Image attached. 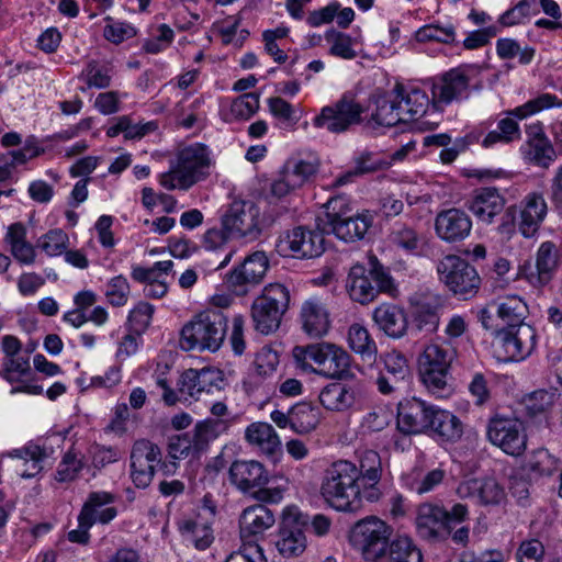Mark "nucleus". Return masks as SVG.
<instances>
[{
	"mask_svg": "<svg viewBox=\"0 0 562 562\" xmlns=\"http://www.w3.org/2000/svg\"><path fill=\"white\" fill-rule=\"evenodd\" d=\"M417 553L419 560L423 561L420 550L414 544L408 536H396L393 540L390 539L387 553L391 562H409L412 553Z\"/></svg>",
	"mask_w": 562,
	"mask_h": 562,
	"instance_id": "obj_54",
	"label": "nucleus"
},
{
	"mask_svg": "<svg viewBox=\"0 0 562 562\" xmlns=\"http://www.w3.org/2000/svg\"><path fill=\"white\" fill-rule=\"evenodd\" d=\"M227 319L218 311L200 312L180 331L182 351H218L225 341Z\"/></svg>",
	"mask_w": 562,
	"mask_h": 562,
	"instance_id": "obj_3",
	"label": "nucleus"
},
{
	"mask_svg": "<svg viewBox=\"0 0 562 562\" xmlns=\"http://www.w3.org/2000/svg\"><path fill=\"white\" fill-rule=\"evenodd\" d=\"M290 293L281 283H271L265 286L261 295L251 306V316L255 328L262 334L277 330L281 317L289 307Z\"/></svg>",
	"mask_w": 562,
	"mask_h": 562,
	"instance_id": "obj_10",
	"label": "nucleus"
},
{
	"mask_svg": "<svg viewBox=\"0 0 562 562\" xmlns=\"http://www.w3.org/2000/svg\"><path fill=\"white\" fill-rule=\"evenodd\" d=\"M161 463L160 448L147 439H138L131 451V477L138 488H146L151 483L156 465Z\"/></svg>",
	"mask_w": 562,
	"mask_h": 562,
	"instance_id": "obj_18",
	"label": "nucleus"
},
{
	"mask_svg": "<svg viewBox=\"0 0 562 562\" xmlns=\"http://www.w3.org/2000/svg\"><path fill=\"white\" fill-rule=\"evenodd\" d=\"M506 200L496 188L475 189L467 201L468 209L484 224H492L505 209Z\"/></svg>",
	"mask_w": 562,
	"mask_h": 562,
	"instance_id": "obj_28",
	"label": "nucleus"
},
{
	"mask_svg": "<svg viewBox=\"0 0 562 562\" xmlns=\"http://www.w3.org/2000/svg\"><path fill=\"white\" fill-rule=\"evenodd\" d=\"M373 319L378 326L390 337H402L407 328L404 311L396 305L382 304L373 312Z\"/></svg>",
	"mask_w": 562,
	"mask_h": 562,
	"instance_id": "obj_41",
	"label": "nucleus"
},
{
	"mask_svg": "<svg viewBox=\"0 0 562 562\" xmlns=\"http://www.w3.org/2000/svg\"><path fill=\"white\" fill-rule=\"evenodd\" d=\"M346 289L350 299L360 304H368L378 295V290L373 285L369 272L360 263L350 268L346 280Z\"/></svg>",
	"mask_w": 562,
	"mask_h": 562,
	"instance_id": "obj_36",
	"label": "nucleus"
},
{
	"mask_svg": "<svg viewBox=\"0 0 562 562\" xmlns=\"http://www.w3.org/2000/svg\"><path fill=\"white\" fill-rule=\"evenodd\" d=\"M179 529L188 541H191L199 550H205L213 542V531L211 527L204 522L193 519L181 521Z\"/></svg>",
	"mask_w": 562,
	"mask_h": 562,
	"instance_id": "obj_49",
	"label": "nucleus"
},
{
	"mask_svg": "<svg viewBox=\"0 0 562 562\" xmlns=\"http://www.w3.org/2000/svg\"><path fill=\"white\" fill-rule=\"evenodd\" d=\"M429 431L434 432L441 442L454 443L463 435L462 422L454 414L435 407L432 413Z\"/></svg>",
	"mask_w": 562,
	"mask_h": 562,
	"instance_id": "obj_37",
	"label": "nucleus"
},
{
	"mask_svg": "<svg viewBox=\"0 0 562 562\" xmlns=\"http://www.w3.org/2000/svg\"><path fill=\"white\" fill-rule=\"evenodd\" d=\"M83 468V461L77 451L68 450L61 458L55 472V480L60 483L72 482Z\"/></svg>",
	"mask_w": 562,
	"mask_h": 562,
	"instance_id": "obj_53",
	"label": "nucleus"
},
{
	"mask_svg": "<svg viewBox=\"0 0 562 562\" xmlns=\"http://www.w3.org/2000/svg\"><path fill=\"white\" fill-rule=\"evenodd\" d=\"M276 547L279 553L284 558L299 557L306 549L304 531L296 522L284 520L280 528Z\"/></svg>",
	"mask_w": 562,
	"mask_h": 562,
	"instance_id": "obj_43",
	"label": "nucleus"
},
{
	"mask_svg": "<svg viewBox=\"0 0 562 562\" xmlns=\"http://www.w3.org/2000/svg\"><path fill=\"white\" fill-rule=\"evenodd\" d=\"M326 41L330 44L329 54L341 59H355L357 52L353 48L355 40L348 34L329 30L325 34Z\"/></svg>",
	"mask_w": 562,
	"mask_h": 562,
	"instance_id": "obj_52",
	"label": "nucleus"
},
{
	"mask_svg": "<svg viewBox=\"0 0 562 562\" xmlns=\"http://www.w3.org/2000/svg\"><path fill=\"white\" fill-rule=\"evenodd\" d=\"M486 437L493 446L509 456L518 457L526 450L525 427L522 422L516 417L494 415L488 419Z\"/></svg>",
	"mask_w": 562,
	"mask_h": 562,
	"instance_id": "obj_11",
	"label": "nucleus"
},
{
	"mask_svg": "<svg viewBox=\"0 0 562 562\" xmlns=\"http://www.w3.org/2000/svg\"><path fill=\"white\" fill-rule=\"evenodd\" d=\"M318 170L316 159H291L281 170L278 179L271 183V194L282 199L302 188Z\"/></svg>",
	"mask_w": 562,
	"mask_h": 562,
	"instance_id": "obj_19",
	"label": "nucleus"
},
{
	"mask_svg": "<svg viewBox=\"0 0 562 562\" xmlns=\"http://www.w3.org/2000/svg\"><path fill=\"white\" fill-rule=\"evenodd\" d=\"M362 106L350 93H345L339 100L324 106L319 114L313 119V125L329 133H344L355 124L361 122Z\"/></svg>",
	"mask_w": 562,
	"mask_h": 562,
	"instance_id": "obj_12",
	"label": "nucleus"
},
{
	"mask_svg": "<svg viewBox=\"0 0 562 562\" xmlns=\"http://www.w3.org/2000/svg\"><path fill=\"white\" fill-rule=\"evenodd\" d=\"M372 223L373 216L368 211L353 212L349 200L344 195L334 196L325 204V231L346 243L362 239Z\"/></svg>",
	"mask_w": 562,
	"mask_h": 562,
	"instance_id": "obj_6",
	"label": "nucleus"
},
{
	"mask_svg": "<svg viewBox=\"0 0 562 562\" xmlns=\"http://www.w3.org/2000/svg\"><path fill=\"white\" fill-rule=\"evenodd\" d=\"M302 327L306 334L319 338L330 328L329 312L317 297L305 301L301 307Z\"/></svg>",
	"mask_w": 562,
	"mask_h": 562,
	"instance_id": "obj_34",
	"label": "nucleus"
},
{
	"mask_svg": "<svg viewBox=\"0 0 562 562\" xmlns=\"http://www.w3.org/2000/svg\"><path fill=\"white\" fill-rule=\"evenodd\" d=\"M390 241L395 248L413 256L424 254L428 245L425 235L406 224L393 227L390 234Z\"/></svg>",
	"mask_w": 562,
	"mask_h": 562,
	"instance_id": "obj_42",
	"label": "nucleus"
},
{
	"mask_svg": "<svg viewBox=\"0 0 562 562\" xmlns=\"http://www.w3.org/2000/svg\"><path fill=\"white\" fill-rule=\"evenodd\" d=\"M393 528L384 520L369 516L351 529L350 543L368 562H376L387 554Z\"/></svg>",
	"mask_w": 562,
	"mask_h": 562,
	"instance_id": "obj_8",
	"label": "nucleus"
},
{
	"mask_svg": "<svg viewBox=\"0 0 562 562\" xmlns=\"http://www.w3.org/2000/svg\"><path fill=\"white\" fill-rule=\"evenodd\" d=\"M259 110V94L244 93L235 99L231 105L232 114L239 120L250 119Z\"/></svg>",
	"mask_w": 562,
	"mask_h": 562,
	"instance_id": "obj_57",
	"label": "nucleus"
},
{
	"mask_svg": "<svg viewBox=\"0 0 562 562\" xmlns=\"http://www.w3.org/2000/svg\"><path fill=\"white\" fill-rule=\"evenodd\" d=\"M395 98L400 105L403 124L420 119L427 111L430 99L426 91L415 85L397 82L394 87Z\"/></svg>",
	"mask_w": 562,
	"mask_h": 562,
	"instance_id": "obj_30",
	"label": "nucleus"
},
{
	"mask_svg": "<svg viewBox=\"0 0 562 562\" xmlns=\"http://www.w3.org/2000/svg\"><path fill=\"white\" fill-rule=\"evenodd\" d=\"M214 166L210 148L194 143L180 148L170 160L169 170L161 173L159 183L167 190L187 191L194 184L206 180Z\"/></svg>",
	"mask_w": 562,
	"mask_h": 562,
	"instance_id": "obj_2",
	"label": "nucleus"
},
{
	"mask_svg": "<svg viewBox=\"0 0 562 562\" xmlns=\"http://www.w3.org/2000/svg\"><path fill=\"white\" fill-rule=\"evenodd\" d=\"M561 461L547 449H538L532 453L529 467L541 475H551L560 468Z\"/></svg>",
	"mask_w": 562,
	"mask_h": 562,
	"instance_id": "obj_58",
	"label": "nucleus"
},
{
	"mask_svg": "<svg viewBox=\"0 0 562 562\" xmlns=\"http://www.w3.org/2000/svg\"><path fill=\"white\" fill-rule=\"evenodd\" d=\"M440 282L454 295L469 300L481 288V277L472 265L457 255L443 257L437 265Z\"/></svg>",
	"mask_w": 562,
	"mask_h": 562,
	"instance_id": "obj_9",
	"label": "nucleus"
},
{
	"mask_svg": "<svg viewBox=\"0 0 562 562\" xmlns=\"http://www.w3.org/2000/svg\"><path fill=\"white\" fill-rule=\"evenodd\" d=\"M278 364V353H256V358L243 382L245 392L248 395H254L258 392L267 395L270 392V383L268 381L276 373Z\"/></svg>",
	"mask_w": 562,
	"mask_h": 562,
	"instance_id": "obj_25",
	"label": "nucleus"
},
{
	"mask_svg": "<svg viewBox=\"0 0 562 562\" xmlns=\"http://www.w3.org/2000/svg\"><path fill=\"white\" fill-rule=\"evenodd\" d=\"M223 382V373L218 369H189L181 374L178 391L184 400L187 396L199 400L204 392L210 393L214 387L220 390Z\"/></svg>",
	"mask_w": 562,
	"mask_h": 562,
	"instance_id": "obj_24",
	"label": "nucleus"
},
{
	"mask_svg": "<svg viewBox=\"0 0 562 562\" xmlns=\"http://www.w3.org/2000/svg\"><path fill=\"white\" fill-rule=\"evenodd\" d=\"M527 305L518 296H508L497 306L498 317L508 325L506 329L496 331L495 340L499 348L515 351H533L536 348V330L522 321Z\"/></svg>",
	"mask_w": 562,
	"mask_h": 562,
	"instance_id": "obj_4",
	"label": "nucleus"
},
{
	"mask_svg": "<svg viewBox=\"0 0 562 562\" xmlns=\"http://www.w3.org/2000/svg\"><path fill=\"white\" fill-rule=\"evenodd\" d=\"M436 406L418 398H411L398 404L397 427L401 432L420 434L429 431V423Z\"/></svg>",
	"mask_w": 562,
	"mask_h": 562,
	"instance_id": "obj_23",
	"label": "nucleus"
},
{
	"mask_svg": "<svg viewBox=\"0 0 562 562\" xmlns=\"http://www.w3.org/2000/svg\"><path fill=\"white\" fill-rule=\"evenodd\" d=\"M68 235L61 229H50L38 239V247L50 257L61 255L67 248Z\"/></svg>",
	"mask_w": 562,
	"mask_h": 562,
	"instance_id": "obj_56",
	"label": "nucleus"
},
{
	"mask_svg": "<svg viewBox=\"0 0 562 562\" xmlns=\"http://www.w3.org/2000/svg\"><path fill=\"white\" fill-rule=\"evenodd\" d=\"M460 498H473L480 505H499L506 497L505 488L494 477L470 479L457 487Z\"/></svg>",
	"mask_w": 562,
	"mask_h": 562,
	"instance_id": "obj_26",
	"label": "nucleus"
},
{
	"mask_svg": "<svg viewBox=\"0 0 562 562\" xmlns=\"http://www.w3.org/2000/svg\"><path fill=\"white\" fill-rule=\"evenodd\" d=\"M30 358L23 353H8L1 376L10 383L21 382L31 373Z\"/></svg>",
	"mask_w": 562,
	"mask_h": 562,
	"instance_id": "obj_51",
	"label": "nucleus"
},
{
	"mask_svg": "<svg viewBox=\"0 0 562 562\" xmlns=\"http://www.w3.org/2000/svg\"><path fill=\"white\" fill-rule=\"evenodd\" d=\"M357 465L347 460L331 463L323 473L319 493L324 502L337 512L356 513L362 507V486Z\"/></svg>",
	"mask_w": 562,
	"mask_h": 562,
	"instance_id": "obj_1",
	"label": "nucleus"
},
{
	"mask_svg": "<svg viewBox=\"0 0 562 562\" xmlns=\"http://www.w3.org/2000/svg\"><path fill=\"white\" fill-rule=\"evenodd\" d=\"M562 100L555 94L542 93L520 106L507 111L508 116L499 120L497 128L491 131L482 140L483 147H491L496 143L508 144L520 138V128L515 119L524 120L551 108H561Z\"/></svg>",
	"mask_w": 562,
	"mask_h": 562,
	"instance_id": "obj_7",
	"label": "nucleus"
},
{
	"mask_svg": "<svg viewBox=\"0 0 562 562\" xmlns=\"http://www.w3.org/2000/svg\"><path fill=\"white\" fill-rule=\"evenodd\" d=\"M558 263V249L551 241L542 243L537 251L536 262H525L519 277L533 288H542L552 279Z\"/></svg>",
	"mask_w": 562,
	"mask_h": 562,
	"instance_id": "obj_21",
	"label": "nucleus"
},
{
	"mask_svg": "<svg viewBox=\"0 0 562 562\" xmlns=\"http://www.w3.org/2000/svg\"><path fill=\"white\" fill-rule=\"evenodd\" d=\"M324 241L322 233L297 226L280 234L276 250L282 257L315 258L324 252Z\"/></svg>",
	"mask_w": 562,
	"mask_h": 562,
	"instance_id": "obj_13",
	"label": "nucleus"
},
{
	"mask_svg": "<svg viewBox=\"0 0 562 562\" xmlns=\"http://www.w3.org/2000/svg\"><path fill=\"white\" fill-rule=\"evenodd\" d=\"M415 526L418 536L431 542L445 541L451 533L447 528L446 508L432 503H423L417 507Z\"/></svg>",
	"mask_w": 562,
	"mask_h": 562,
	"instance_id": "obj_20",
	"label": "nucleus"
},
{
	"mask_svg": "<svg viewBox=\"0 0 562 562\" xmlns=\"http://www.w3.org/2000/svg\"><path fill=\"white\" fill-rule=\"evenodd\" d=\"M276 522L274 513L263 504H256L245 508L239 517L240 537L245 541H252L262 535Z\"/></svg>",
	"mask_w": 562,
	"mask_h": 562,
	"instance_id": "obj_32",
	"label": "nucleus"
},
{
	"mask_svg": "<svg viewBox=\"0 0 562 562\" xmlns=\"http://www.w3.org/2000/svg\"><path fill=\"white\" fill-rule=\"evenodd\" d=\"M296 368L305 373L341 379L348 375L351 368L350 353H293Z\"/></svg>",
	"mask_w": 562,
	"mask_h": 562,
	"instance_id": "obj_17",
	"label": "nucleus"
},
{
	"mask_svg": "<svg viewBox=\"0 0 562 562\" xmlns=\"http://www.w3.org/2000/svg\"><path fill=\"white\" fill-rule=\"evenodd\" d=\"M372 100L375 109L371 113V121L375 125L391 127L403 124L394 88L384 94L373 95Z\"/></svg>",
	"mask_w": 562,
	"mask_h": 562,
	"instance_id": "obj_40",
	"label": "nucleus"
},
{
	"mask_svg": "<svg viewBox=\"0 0 562 562\" xmlns=\"http://www.w3.org/2000/svg\"><path fill=\"white\" fill-rule=\"evenodd\" d=\"M546 549L538 539H527L520 542L516 551L517 562H543Z\"/></svg>",
	"mask_w": 562,
	"mask_h": 562,
	"instance_id": "obj_61",
	"label": "nucleus"
},
{
	"mask_svg": "<svg viewBox=\"0 0 562 562\" xmlns=\"http://www.w3.org/2000/svg\"><path fill=\"white\" fill-rule=\"evenodd\" d=\"M347 342L352 351H376L378 346L369 330L361 324L355 323L347 331Z\"/></svg>",
	"mask_w": 562,
	"mask_h": 562,
	"instance_id": "obj_55",
	"label": "nucleus"
},
{
	"mask_svg": "<svg viewBox=\"0 0 562 562\" xmlns=\"http://www.w3.org/2000/svg\"><path fill=\"white\" fill-rule=\"evenodd\" d=\"M321 404L328 411L341 412L353 405L357 391L342 383H330L319 393Z\"/></svg>",
	"mask_w": 562,
	"mask_h": 562,
	"instance_id": "obj_44",
	"label": "nucleus"
},
{
	"mask_svg": "<svg viewBox=\"0 0 562 562\" xmlns=\"http://www.w3.org/2000/svg\"><path fill=\"white\" fill-rule=\"evenodd\" d=\"M259 207L251 201L235 200L225 212L222 224L232 237L256 239L265 225Z\"/></svg>",
	"mask_w": 562,
	"mask_h": 562,
	"instance_id": "obj_14",
	"label": "nucleus"
},
{
	"mask_svg": "<svg viewBox=\"0 0 562 562\" xmlns=\"http://www.w3.org/2000/svg\"><path fill=\"white\" fill-rule=\"evenodd\" d=\"M374 362L379 370L393 376V382L397 383L409 374L408 360L404 353H380Z\"/></svg>",
	"mask_w": 562,
	"mask_h": 562,
	"instance_id": "obj_50",
	"label": "nucleus"
},
{
	"mask_svg": "<svg viewBox=\"0 0 562 562\" xmlns=\"http://www.w3.org/2000/svg\"><path fill=\"white\" fill-rule=\"evenodd\" d=\"M53 453L52 447L31 440L23 447L7 452L5 456L11 459L22 460L26 468L20 472L21 477L32 479L43 471L44 461L49 459Z\"/></svg>",
	"mask_w": 562,
	"mask_h": 562,
	"instance_id": "obj_33",
	"label": "nucleus"
},
{
	"mask_svg": "<svg viewBox=\"0 0 562 562\" xmlns=\"http://www.w3.org/2000/svg\"><path fill=\"white\" fill-rule=\"evenodd\" d=\"M79 78L86 81L88 88L103 89L110 86L111 76L105 68L98 66V63L91 60L81 71Z\"/></svg>",
	"mask_w": 562,
	"mask_h": 562,
	"instance_id": "obj_59",
	"label": "nucleus"
},
{
	"mask_svg": "<svg viewBox=\"0 0 562 562\" xmlns=\"http://www.w3.org/2000/svg\"><path fill=\"white\" fill-rule=\"evenodd\" d=\"M472 231L470 215L458 207L440 211L435 218V232L439 239L447 244L464 240Z\"/></svg>",
	"mask_w": 562,
	"mask_h": 562,
	"instance_id": "obj_22",
	"label": "nucleus"
},
{
	"mask_svg": "<svg viewBox=\"0 0 562 562\" xmlns=\"http://www.w3.org/2000/svg\"><path fill=\"white\" fill-rule=\"evenodd\" d=\"M167 451L169 458L173 461L186 459L188 457L199 458L189 431L169 437ZM175 468L176 462H171V464H167L166 462L161 463V469L165 474L172 473Z\"/></svg>",
	"mask_w": 562,
	"mask_h": 562,
	"instance_id": "obj_47",
	"label": "nucleus"
},
{
	"mask_svg": "<svg viewBox=\"0 0 562 562\" xmlns=\"http://www.w3.org/2000/svg\"><path fill=\"white\" fill-rule=\"evenodd\" d=\"M228 477L239 492L249 494L261 503L278 504L286 491V484L267 486L269 472L257 460H235L229 467Z\"/></svg>",
	"mask_w": 562,
	"mask_h": 562,
	"instance_id": "obj_5",
	"label": "nucleus"
},
{
	"mask_svg": "<svg viewBox=\"0 0 562 562\" xmlns=\"http://www.w3.org/2000/svg\"><path fill=\"white\" fill-rule=\"evenodd\" d=\"M268 268L269 260L266 254L255 251L227 274V289L236 295H246L251 288L263 280Z\"/></svg>",
	"mask_w": 562,
	"mask_h": 562,
	"instance_id": "obj_16",
	"label": "nucleus"
},
{
	"mask_svg": "<svg viewBox=\"0 0 562 562\" xmlns=\"http://www.w3.org/2000/svg\"><path fill=\"white\" fill-rule=\"evenodd\" d=\"M417 37L420 41H436L445 44H451L456 38V31L451 24L445 26L426 25L418 30Z\"/></svg>",
	"mask_w": 562,
	"mask_h": 562,
	"instance_id": "obj_62",
	"label": "nucleus"
},
{
	"mask_svg": "<svg viewBox=\"0 0 562 562\" xmlns=\"http://www.w3.org/2000/svg\"><path fill=\"white\" fill-rule=\"evenodd\" d=\"M292 430L297 434H308L314 430L321 422L322 414L317 406L302 402L291 407Z\"/></svg>",
	"mask_w": 562,
	"mask_h": 562,
	"instance_id": "obj_46",
	"label": "nucleus"
},
{
	"mask_svg": "<svg viewBox=\"0 0 562 562\" xmlns=\"http://www.w3.org/2000/svg\"><path fill=\"white\" fill-rule=\"evenodd\" d=\"M130 295V284L127 280L117 276L112 278L108 284L105 290V296L108 302L113 306H123L127 303Z\"/></svg>",
	"mask_w": 562,
	"mask_h": 562,
	"instance_id": "obj_60",
	"label": "nucleus"
},
{
	"mask_svg": "<svg viewBox=\"0 0 562 562\" xmlns=\"http://www.w3.org/2000/svg\"><path fill=\"white\" fill-rule=\"evenodd\" d=\"M105 21L109 23L103 30V35L108 41L114 44L122 43L123 41L132 38L136 35L135 27L128 23L116 22L111 16H106Z\"/></svg>",
	"mask_w": 562,
	"mask_h": 562,
	"instance_id": "obj_63",
	"label": "nucleus"
},
{
	"mask_svg": "<svg viewBox=\"0 0 562 562\" xmlns=\"http://www.w3.org/2000/svg\"><path fill=\"white\" fill-rule=\"evenodd\" d=\"M468 87L469 80L463 72L457 69L448 71L439 82L431 86L434 105L451 103L460 98L468 90Z\"/></svg>",
	"mask_w": 562,
	"mask_h": 562,
	"instance_id": "obj_35",
	"label": "nucleus"
},
{
	"mask_svg": "<svg viewBox=\"0 0 562 562\" xmlns=\"http://www.w3.org/2000/svg\"><path fill=\"white\" fill-rule=\"evenodd\" d=\"M115 501V496L109 492H92L83 504L78 515V529L70 530L67 538L70 542L88 544L90 541L89 529L95 524V509Z\"/></svg>",
	"mask_w": 562,
	"mask_h": 562,
	"instance_id": "obj_29",
	"label": "nucleus"
},
{
	"mask_svg": "<svg viewBox=\"0 0 562 562\" xmlns=\"http://www.w3.org/2000/svg\"><path fill=\"white\" fill-rule=\"evenodd\" d=\"M154 306L139 302L128 314V324L132 330L143 333L150 324Z\"/></svg>",
	"mask_w": 562,
	"mask_h": 562,
	"instance_id": "obj_64",
	"label": "nucleus"
},
{
	"mask_svg": "<svg viewBox=\"0 0 562 562\" xmlns=\"http://www.w3.org/2000/svg\"><path fill=\"white\" fill-rule=\"evenodd\" d=\"M452 361L451 353H419L418 375L428 392L443 396L451 391L448 379Z\"/></svg>",
	"mask_w": 562,
	"mask_h": 562,
	"instance_id": "obj_15",
	"label": "nucleus"
},
{
	"mask_svg": "<svg viewBox=\"0 0 562 562\" xmlns=\"http://www.w3.org/2000/svg\"><path fill=\"white\" fill-rule=\"evenodd\" d=\"M547 202L541 193L531 192L520 203L518 231L526 238L533 237L544 221Z\"/></svg>",
	"mask_w": 562,
	"mask_h": 562,
	"instance_id": "obj_31",
	"label": "nucleus"
},
{
	"mask_svg": "<svg viewBox=\"0 0 562 562\" xmlns=\"http://www.w3.org/2000/svg\"><path fill=\"white\" fill-rule=\"evenodd\" d=\"M445 477L446 471L441 468L427 472L414 469L411 473L404 476V483L413 493L424 495L432 492L437 486H439L443 482Z\"/></svg>",
	"mask_w": 562,
	"mask_h": 562,
	"instance_id": "obj_45",
	"label": "nucleus"
},
{
	"mask_svg": "<svg viewBox=\"0 0 562 562\" xmlns=\"http://www.w3.org/2000/svg\"><path fill=\"white\" fill-rule=\"evenodd\" d=\"M229 425L228 420L221 418H206L195 424L189 432L199 457L207 451L212 441L228 430Z\"/></svg>",
	"mask_w": 562,
	"mask_h": 562,
	"instance_id": "obj_39",
	"label": "nucleus"
},
{
	"mask_svg": "<svg viewBox=\"0 0 562 562\" xmlns=\"http://www.w3.org/2000/svg\"><path fill=\"white\" fill-rule=\"evenodd\" d=\"M524 154L529 162L542 168H548L557 157L555 150L548 138L527 140Z\"/></svg>",
	"mask_w": 562,
	"mask_h": 562,
	"instance_id": "obj_48",
	"label": "nucleus"
},
{
	"mask_svg": "<svg viewBox=\"0 0 562 562\" xmlns=\"http://www.w3.org/2000/svg\"><path fill=\"white\" fill-rule=\"evenodd\" d=\"M245 438L250 446L256 447L262 453L274 457L281 452V441L274 428L263 422L250 424L245 431Z\"/></svg>",
	"mask_w": 562,
	"mask_h": 562,
	"instance_id": "obj_38",
	"label": "nucleus"
},
{
	"mask_svg": "<svg viewBox=\"0 0 562 562\" xmlns=\"http://www.w3.org/2000/svg\"><path fill=\"white\" fill-rule=\"evenodd\" d=\"M358 481L362 486L364 499L374 503L378 502L382 492L379 482L382 477V460L374 450H366L360 456L359 467H357Z\"/></svg>",
	"mask_w": 562,
	"mask_h": 562,
	"instance_id": "obj_27",
	"label": "nucleus"
}]
</instances>
